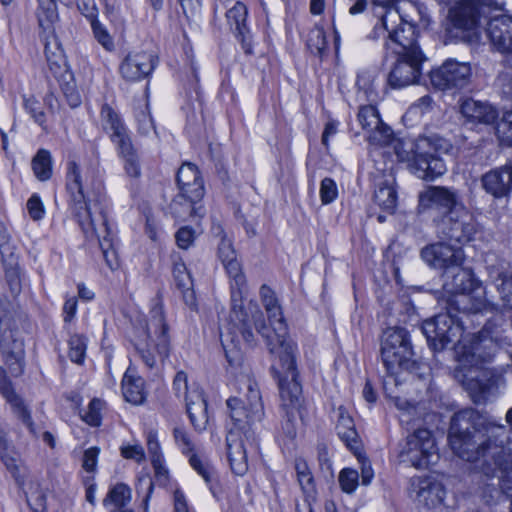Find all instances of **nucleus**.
I'll list each match as a JSON object with an SVG mask.
<instances>
[{
    "mask_svg": "<svg viewBox=\"0 0 512 512\" xmlns=\"http://www.w3.org/2000/svg\"><path fill=\"white\" fill-rule=\"evenodd\" d=\"M448 440L452 451L461 459L475 463L488 479L482 497L487 504L497 503L502 496L512 501V449L507 447L504 424L482 416L473 408L456 412L451 418Z\"/></svg>",
    "mask_w": 512,
    "mask_h": 512,
    "instance_id": "1",
    "label": "nucleus"
},
{
    "mask_svg": "<svg viewBox=\"0 0 512 512\" xmlns=\"http://www.w3.org/2000/svg\"><path fill=\"white\" fill-rule=\"evenodd\" d=\"M497 351V341L480 335L475 336L469 345L456 348L458 366L454 370V377L475 403L485 402L497 391L501 377L485 366Z\"/></svg>",
    "mask_w": 512,
    "mask_h": 512,
    "instance_id": "2",
    "label": "nucleus"
},
{
    "mask_svg": "<svg viewBox=\"0 0 512 512\" xmlns=\"http://www.w3.org/2000/svg\"><path fill=\"white\" fill-rule=\"evenodd\" d=\"M233 427L226 436L227 458L235 475L243 476L248 470L247 454L242 435L247 441L256 440V424L265 415L262 397L257 384L249 381L245 400L230 397L226 401Z\"/></svg>",
    "mask_w": 512,
    "mask_h": 512,
    "instance_id": "3",
    "label": "nucleus"
},
{
    "mask_svg": "<svg viewBox=\"0 0 512 512\" xmlns=\"http://www.w3.org/2000/svg\"><path fill=\"white\" fill-rule=\"evenodd\" d=\"M218 258L230 278L231 289L230 321L225 331L220 332V340L225 356L231 363H235L239 359V353L237 350H230L229 346L230 344H232L233 347L236 346V330L239 331L242 337L248 342H251L253 338L251 333V321L248 314L242 309V297L246 289V278L242 271V266L237 259V253L233 244L227 237L223 236L218 244Z\"/></svg>",
    "mask_w": 512,
    "mask_h": 512,
    "instance_id": "4",
    "label": "nucleus"
},
{
    "mask_svg": "<svg viewBox=\"0 0 512 512\" xmlns=\"http://www.w3.org/2000/svg\"><path fill=\"white\" fill-rule=\"evenodd\" d=\"M263 305L267 311L268 319H269V326L266 324L264 320V315L262 311L259 309V307L256 304L249 303V306L247 309H245L242 306V309L248 314V317L250 319L251 323V333H253V328L257 330V332L267 341V346L269 347L270 352L274 351V342H276L280 347V354L279 358L281 356H284L286 352H291L292 359H296L295 353H296V345L292 343L291 341L286 340V334H287V327L286 323L284 321L281 307L278 304V301L274 296L268 297L266 299L262 300ZM254 336V334H252ZM235 344L236 346L233 347L232 344H230L229 349H233L234 351L237 350L239 353V359L235 363H231L229 360L228 363L231 366L239 365L242 359L241 351H240V340L242 339L246 344L251 346L254 343V337L252 338L251 342L246 341L239 331L236 330L235 334ZM226 359H228L226 357Z\"/></svg>",
    "mask_w": 512,
    "mask_h": 512,
    "instance_id": "5",
    "label": "nucleus"
},
{
    "mask_svg": "<svg viewBox=\"0 0 512 512\" xmlns=\"http://www.w3.org/2000/svg\"><path fill=\"white\" fill-rule=\"evenodd\" d=\"M451 144L438 136H419L414 141L399 143L396 154L402 161L408 162L410 171L419 179L434 181L447 171L441 153H447Z\"/></svg>",
    "mask_w": 512,
    "mask_h": 512,
    "instance_id": "6",
    "label": "nucleus"
},
{
    "mask_svg": "<svg viewBox=\"0 0 512 512\" xmlns=\"http://www.w3.org/2000/svg\"><path fill=\"white\" fill-rule=\"evenodd\" d=\"M381 360L386 373L398 384L402 372L422 378L426 365L416 359L409 332L403 327L387 328L381 339Z\"/></svg>",
    "mask_w": 512,
    "mask_h": 512,
    "instance_id": "7",
    "label": "nucleus"
},
{
    "mask_svg": "<svg viewBox=\"0 0 512 512\" xmlns=\"http://www.w3.org/2000/svg\"><path fill=\"white\" fill-rule=\"evenodd\" d=\"M280 363L282 375H278V386L283 412L281 429L288 438L293 439L297 434V417L303 401L302 386L298 381L296 359H292L291 352L281 356Z\"/></svg>",
    "mask_w": 512,
    "mask_h": 512,
    "instance_id": "8",
    "label": "nucleus"
},
{
    "mask_svg": "<svg viewBox=\"0 0 512 512\" xmlns=\"http://www.w3.org/2000/svg\"><path fill=\"white\" fill-rule=\"evenodd\" d=\"M66 188L73 204V213L83 232H87L86 224L92 219L108 214V201L103 192L98 190L84 194L80 167L75 161L67 164Z\"/></svg>",
    "mask_w": 512,
    "mask_h": 512,
    "instance_id": "9",
    "label": "nucleus"
},
{
    "mask_svg": "<svg viewBox=\"0 0 512 512\" xmlns=\"http://www.w3.org/2000/svg\"><path fill=\"white\" fill-rule=\"evenodd\" d=\"M464 317H468V314L461 312L458 307L447 306L445 313H439L423 321L421 332L429 348L433 352H440L449 344L459 342L464 331Z\"/></svg>",
    "mask_w": 512,
    "mask_h": 512,
    "instance_id": "10",
    "label": "nucleus"
},
{
    "mask_svg": "<svg viewBox=\"0 0 512 512\" xmlns=\"http://www.w3.org/2000/svg\"><path fill=\"white\" fill-rule=\"evenodd\" d=\"M479 6L469 0L456 2L448 10L443 23L445 43H470L476 35L479 22Z\"/></svg>",
    "mask_w": 512,
    "mask_h": 512,
    "instance_id": "11",
    "label": "nucleus"
},
{
    "mask_svg": "<svg viewBox=\"0 0 512 512\" xmlns=\"http://www.w3.org/2000/svg\"><path fill=\"white\" fill-rule=\"evenodd\" d=\"M463 206L458 190L453 187L429 185L418 195L419 213H430L437 223Z\"/></svg>",
    "mask_w": 512,
    "mask_h": 512,
    "instance_id": "12",
    "label": "nucleus"
},
{
    "mask_svg": "<svg viewBox=\"0 0 512 512\" xmlns=\"http://www.w3.org/2000/svg\"><path fill=\"white\" fill-rule=\"evenodd\" d=\"M436 450L431 431L418 429L407 437L401 456L415 468L426 469L437 462L439 456Z\"/></svg>",
    "mask_w": 512,
    "mask_h": 512,
    "instance_id": "13",
    "label": "nucleus"
},
{
    "mask_svg": "<svg viewBox=\"0 0 512 512\" xmlns=\"http://www.w3.org/2000/svg\"><path fill=\"white\" fill-rule=\"evenodd\" d=\"M154 328L157 334V341L154 344L156 354L150 349L148 344L135 343V349L139 353L142 361L149 368H154L157 363V357L163 361L169 356L170 340L168 336V325L165 322L163 308L161 305H156L151 310V317L148 324V330Z\"/></svg>",
    "mask_w": 512,
    "mask_h": 512,
    "instance_id": "14",
    "label": "nucleus"
},
{
    "mask_svg": "<svg viewBox=\"0 0 512 512\" xmlns=\"http://www.w3.org/2000/svg\"><path fill=\"white\" fill-rule=\"evenodd\" d=\"M397 62L388 75L387 82L394 89H401L418 83L422 74V64L426 57L422 51L397 54Z\"/></svg>",
    "mask_w": 512,
    "mask_h": 512,
    "instance_id": "15",
    "label": "nucleus"
},
{
    "mask_svg": "<svg viewBox=\"0 0 512 512\" xmlns=\"http://www.w3.org/2000/svg\"><path fill=\"white\" fill-rule=\"evenodd\" d=\"M422 260L431 268L445 273L456 265H463L465 254L461 246L438 241L424 246L420 251Z\"/></svg>",
    "mask_w": 512,
    "mask_h": 512,
    "instance_id": "16",
    "label": "nucleus"
},
{
    "mask_svg": "<svg viewBox=\"0 0 512 512\" xmlns=\"http://www.w3.org/2000/svg\"><path fill=\"white\" fill-rule=\"evenodd\" d=\"M437 226L446 239L454 240L458 244L472 241L478 232V223L465 206L455 214L439 220Z\"/></svg>",
    "mask_w": 512,
    "mask_h": 512,
    "instance_id": "17",
    "label": "nucleus"
},
{
    "mask_svg": "<svg viewBox=\"0 0 512 512\" xmlns=\"http://www.w3.org/2000/svg\"><path fill=\"white\" fill-rule=\"evenodd\" d=\"M470 75L471 68L468 63L448 59L430 72V80L439 90L461 89L468 84Z\"/></svg>",
    "mask_w": 512,
    "mask_h": 512,
    "instance_id": "18",
    "label": "nucleus"
},
{
    "mask_svg": "<svg viewBox=\"0 0 512 512\" xmlns=\"http://www.w3.org/2000/svg\"><path fill=\"white\" fill-rule=\"evenodd\" d=\"M486 34L492 48L504 56L503 64L512 69V17L498 15L489 20Z\"/></svg>",
    "mask_w": 512,
    "mask_h": 512,
    "instance_id": "19",
    "label": "nucleus"
},
{
    "mask_svg": "<svg viewBox=\"0 0 512 512\" xmlns=\"http://www.w3.org/2000/svg\"><path fill=\"white\" fill-rule=\"evenodd\" d=\"M45 55L50 70L60 76L59 83L62 93L71 108H77L81 105L82 99L77 90L73 74L67 70L65 65L62 49L57 46V51L50 50V43H46Z\"/></svg>",
    "mask_w": 512,
    "mask_h": 512,
    "instance_id": "20",
    "label": "nucleus"
},
{
    "mask_svg": "<svg viewBox=\"0 0 512 512\" xmlns=\"http://www.w3.org/2000/svg\"><path fill=\"white\" fill-rule=\"evenodd\" d=\"M443 291L449 295V307L459 305L467 298V293L473 289L472 272L464 269L463 265H456L441 274Z\"/></svg>",
    "mask_w": 512,
    "mask_h": 512,
    "instance_id": "21",
    "label": "nucleus"
},
{
    "mask_svg": "<svg viewBox=\"0 0 512 512\" xmlns=\"http://www.w3.org/2000/svg\"><path fill=\"white\" fill-rule=\"evenodd\" d=\"M86 228L87 232L84 233L87 236L88 233H91V235L97 237L106 265L112 271L117 270L119 268V260L114 248V232L109 224L108 214L92 219L91 222L86 224Z\"/></svg>",
    "mask_w": 512,
    "mask_h": 512,
    "instance_id": "22",
    "label": "nucleus"
},
{
    "mask_svg": "<svg viewBox=\"0 0 512 512\" xmlns=\"http://www.w3.org/2000/svg\"><path fill=\"white\" fill-rule=\"evenodd\" d=\"M158 64V57L150 52L129 53L120 65V73L127 81H139L148 77Z\"/></svg>",
    "mask_w": 512,
    "mask_h": 512,
    "instance_id": "23",
    "label": "nucleus"
},
{
    "mask_svg": "<svg viewBox=\"0 0 512 512\" xmlns=\"http://www.w3.org/2000/svg\"><path fill=\"white\" fill-rule=\"evenodd\" d=\"M464 125L474 129L478 125H494L499 118L498 110L488 102L466 98L460 104Z\"/></svg>",
    "mask_w": 512,
    "mask_h": 512,
    "instance_id": "24",
    "label": "nucleus"
},
{
    "mask_svg": "<svg viewBox=\"0 0 512 512\" xmlns=\"http://www.w3.org/2000/svg\"><path fill=\"white\" fill-rule=\"evenodd\" d=\"M490 282L500 294L501 311L512 310V266L504 260L498 259L487 268Z\"/></svg>",
    "mask_w": 512,
    "mask_h": 512,
    "instance_id": "25",
    "label": "nucleus"
},
{
    "mask_svg": "<svg viewBox=\"0 0 512 512\" xmlns=\"http://www.w3.org/2000/svg\"><path fill=\"white\" fill-rule=\"evenodd\" d=\"M357 118L362 128L370 132L368 140L371 143L378 145L389 144L392 130L382 122L378 110L373 103L361 106Z\"/></svg>",
    "mask_w": 512,
    "mask_h": 512,
    "instance_id": "26",
    "label": "nucleus"
},
{
    "mask_svg": "<svg viewBox=\"0 0 512 512\" xmlns=\"http://www.w3.org/2000/svg\"><path fill=\"white\" fill-rule=\"evenodd\" d=\"M0 351L11 374L20 375L23 371L24 344L11 327L0 330Z\"/></svg>",
    "mask_w": 512,
    "mask_h": 512,
    "instance_id": "27",
    "label": "nucleus"
},
{
    "mask_svg": "<svg viewBox=\"0 0 512 512\" xmlns=\"http://www.w3.org/2000/svg\"><path fill=\"white\" fill-rule=\"evenodd\" d=\"M481 183L484 190L494 198L507 197L512 191V163L485 173Z\"/></svg>",
    "mask_w": 512,
    "mask_h": 512,
    "instance_id": "28",
    "label": "nucleus"
},
{
    "mask_svg": "<svg viewBox=\"0 0 512 512\" xmlns=\"http://www.w3.org/2000/svg\"><path fill=\"white\" fill-rule=\"evenodd\" d=\"M247 15V7L242 2H236L235 5L226 12V19L231 31L241 43L244 52L246 54H252V35L246 24Z\"/></svg>",
    "mask_w": 512,
    "mask_h": 512,
    "instance_id": "29",
    "label": "nucleus"
},
{
    "mask_svg": "<svg viewBox=\"0 0 512 512\" xmlns=\"http://www.w3.org/2000/svg\"><path fill=\"white\" fill-rule=\"evenodd\" d=\"M110 140L115 145L118 156L124 161L126 174L134 178L139 177L141 174L139 156L128 131L110 135Z\"/></svg>",
    "mask_w": 512,
    "mask_h": 512,
    "instance_id": "30",
    "label": "nucleus"
},
{
    "mask_svg": "<svg viewBox=\"0 0 512 512\" xmlns=\"http://www.w3.org/2000/svg\"><path fill=\"white\" fill-rule=\"evenodd\" d=\"M176 181L180 191L192 200H201L205 189L203 179L196 165L184 163L177 171Z\"/></svg>",
    "mask_w": 512,
    "mask_h": 512,
    "instance_id": "31",
    "label": "nucleus"
},
{
    "mask_svg": "<svg viewBox=\"0 0 512 512\" xmlns=\"http://www.w3.org/2000/svg\"><path fill=\"white\" fill-rule=\"evenodd\" d=\"M0 393L11 405L14 414L22 421V423L35 434L34 422L32 420L30 411L24 405L23 400L15 393L11 381L5 374V371L0 368Z\"/></svg>",
    "mask_w": 512,
    "mask_h": 512,
    "instance_id": "32",
    "label": "nucleus"
},
{
    "mask_svg": "<svg viewBox=\"0 0 512 512\" xmlns=\"http://www.w3.org/2000/svg\"><path fill=\"white\" fill-rule=\"evenodd\" d=\"M37 18L39 27L46 34L44 36L45 44L50 43V46L52 45V42L49 40L51 37L54 42L55 51H57V46L60 47V45L54 36V23L58 20L55 0H38ZM50 50L52 51L51 47Z\"/></svg>",
    "mask_w": 512,
    "mask_h": 512,
    "instance_id": "33",
    "label": "nucleus"
},
{
    "mask_svg": "<svg viewBox=\"0 0 512 512\" xmlns=\"http://www.w3.org/2000/svg\"><path fill=\"white\" fill-rule=\"evenodd\" d=\"M445 497V489L443 485L430 478L419 481L417 491V502L419 505L427 509H433L440 506Z\"/></svg>",
    "mask_w": 512,
    "mask_h": 512,
    "instance_id": "34",
    "label": "nucleus"
},
{
    "mask_svg": "<svg viewBox=\"0 0 512 512\" xmlns=\"http://www.w3.org/2000/svg\"><path fill=\"white\" fill-rule=\"evenodd\" d=\"M335 429L337 435L347 448L353 452H357L360 449L359 435L356 431L354 420L343 406L338 408V419Z\"/></svg>",
    "mask_w": 512,
    "mask_h": 512,
    "instance_id": "35",
    "label": "nucleus"
},
{
    "mask_svg": "<svg viewBox=\"0 0 512 512\" xmlns=\"http://www.w3.org/2000/svg\"><path fill=\"white\" fill-rule=\"evenodd\" d=\"M417 28L412 22L406 21L400 26V30L397 32L393 30L391 43L395 44L398 49H395V53H412V51H422L417 43Z\"/></svg>",
    "mask_w": 512,
    "mask_h": 512,
    "instance_id": "36",
    "label": "nucleus"
},
{
    "mask_svg": "<svg viewBox=\"0 0 512 512\" xmlns=\"http://www.w3.org/2000/svg\"><path fill=\"white\" fill-rule=\"evenodd\" d=\"M185 401L186 411L192 426L195 428V430H204L208 423L207 401L198 392H195L189 397H186Z\"/></svg>",
    "mask_w": 512,
    "mask_h": 512,
    "instance_id": "37",
    "label": "nucleus"
},
{
    "mask_svg": "<svg viewBox=\"0 0 512 512\" xmlns=\"http://www.w3.org/2000/svg\"><path fill=\"white\" fill-rule=\"evenodd\" d=\"M378 77L376 68L362 70L357 75L358 91L363 93L365 100L369 103H376L381 98Z\"/></svg>",
    "mask_w": 512,
    "mask_h": 512,
    "instance_id": "38",
    "label": "nucleus"
},
{
    "mask_svg": "<svg viewBox=\"0 0 512 512\" xmlns=\"http://www.w3.org/2000/svg\"><path fill=\"white\" fill-rule=\"evenodd\" d=\"M122 391L127 402L140 405L145 401L144 380L136 376L130 368L127 369L123 376Z\"/></svg>",
    "mask_w": 512,
    "mask_h": 512,
    "instance_id": "39",
    "label": "nucleus"
},
{
    "mask_svg": "<svg viewBox=\"0 0 512 512\" xmlns=\"http://www.w3.org/2000/svg\"><path fill=\"white\" fill-rule=\"evenodd\" d=\"M201 200H192L189 195H184L183 191L172 200L169 208L172 215L177 219H185L187 216L204 215V208L197 203Z\"/></svg>",
    "mask_w": 512,
    "mask_h": 512,
    "instance_id": "40",
    "label": "nucleus"
},
{
    "mask_svg": "<svg viewBox=\"0 0 512 512\" xmlns=\"http://www.w3.org/2000/svg\"><path fill=\"white\" fill-rule=\"evenodd\" d=\"M374 201L387 213H394L397 206V191L394 180H385L379 184L374 193Z\"/></svg>",
    "mask_w": 512,
    "mask_h": 512,
    "instance_id": "41",
    "label": "nucleus"
},
{
    "mask_svg": "<svg viewBox=\"0 0 512 512\" xmlns=\"http://www.w3.org/2000/svg\"><path fill=\"white\" fill-rule=\"evenodd\" d=\"M35 177L42 182L48 181L53 174V160L49 150L41 148L31 160Z\"/></svg>",
    "mask_w": 512,
    "mask_h": 512,
    "instance_id": "42",
    "label": "nucleus"
},
{
    "mask_svg": "<svg viewBox=\"0 0 512 512\" xmlns=\"http://www.w3.org/2000/svg\"><path fill=\"white\" fill-rule=\"evenodd\" d=\"M4 277L9 292L13 298L19 296L22 291L21 271L18 257L9 258L2 261Z\"/></svg>",
    "mask_w": 512,
    "mask_h": 512,
    "instance_id": "43",
    "label": "nucleus"
},
{
    "mask_svg": "<svg viewBox=\"0 0 512 512\" xmlns=\"http://www.w3.org/2000/svg\"><path fill=\"white\" fill-rule=\"evenodd\" d=\"M130 500L131 489L129 486L124 483H117L108 491L106 497L103 499V505L105 507L113 505L114 509L111 510V512H116L120 509H126L125 506Z\"/></svg>",
    "mask_w": 512,
    "mask_h": 512,
    "instance_id": "44",
    "label": "nucleus"
},
{
    "mask_svg": "<svg viewBox=\"0 0 512 512\" xmlns=\"http://www.w3.org/2000/svg\"><path fill=\"white\" fill-rule=\"evenodd\" d=\"M100 116L102 127L109 136L127 131L120 115L109 104H104L101 107Z\"/></svg>",
    "mask_w": 512,
    "mask_h": 512,
    "instance_id": "45",
    "label": "nucleus"
},
{
    "mask_svg": "<svg viewBox=\"0 0 512 512\" xmlns=\"http://www.w3.org/2000/svg\"><path fill=\"white\" fill-rule=\"evenodd\" d=\"M14 454L13 446L8 441L7 433L0 426V459L13 478L17 480L19 469Z\"/></svg>",
    "mask_w": 512,
    "mask_h": 512,
    "instance_id": "46",
    "label": "nucleus"
},
{
    "mask_svg": "<svg viewBox=\"0 0 512 512\" xmlns=\"http://www.w3.org/2000/svg\"><path fill=\"white\" fill-rule=\"evenodd\" d=\"M23 106L34 122L38 124L43 131L47 132V117L42 104L34 96H24Z\"/></svg>",
    "mask_w": 512,
    "mask_h": 512,
    "instance_id": "47",
    "label": "nucleus"
},
{
    "mask_svg": "<svg viewBox=\"0 0 512 512\" xmlns=\"http://www.w3.org/2000/svg\"><path fill=\"white\" fill-rule=\"evenodd\" d=\"M383 13L380 14V21L384 25V29H386L388 40L392 39L393 30L399 31L402 23H405V20L402 15L399 13L395 7L382 9Z\"/></svg>",
    "mask_w": 512,
    "mask_h": 512,
    "instance_id": "48",
    "label": "nucleus"
},
{
    "mask_svg": "<svg viewBox=\"0 0 512 512\" xmlns=\"http://www.w3.org/2000/svg\"><path fill=\"white\" fill-rule=\"evenodd\" d=\"M190 466L204 479L207 484H210L214 476V468L204 456L198 455L194 452L187 455Z\"/></svg>",
    "mask_w": 512,
    "mask_h": 512,
    "instance_id": "49",
    "label": "nucleus"
},
{
    "mask_svg": "<svg viewBox=\"0 0 512 512\" xmlns=\"http://www.w3.org/2000/svg\"><path fill=\"white\" fill-rule=\"evenodd\" d=\"M69 358L72 362L82 364L86 354L87 339L83 335L74 334L69 339Z\"/></svg>",
    "mask_w": 512,
    "mask_h": 512,
    "instance_id": "50",
    "label": "nucleus"
},
{
    "mask_svg": "<svg viewBox=\"0 0 512 512\" xmlns=\"http://www.w3.org/2000/svg\"><path fill=\"white\" fill-rule=\"evenodd\" d=\"M494 309L496 311H499L500 315H496L495 317L489 319L485 323V325L483 326L482 330L479 332L478 335L486 337V338H491L494 341H497L498 335L501 331L500 328L502 327V325L504 324L505 321L503 318L504 312L501 311V306L499 307L498 305H494Z\"/></svg>",
    "mask_w": 512,
    "mask_h": 512,
    "instance_id": "51",
    "label": "nucleus"
},
{
    "mask_svg": "<svg viewBox=\"0 0 512 512\" xmlns=\"http://www.w3.org/2000/svg\"><path fill=\"white\" fill-rule=\"evenodd\" d=\"M295 470L297 473L299 484L305 491H312L314 489V478L304 459L295 460Z\"/></svg>",
    "mask_w": 512,
    "mask_h": 512,
    "instance_id": "52",
    "label": "nucleus"
},
{
    "mask_svg": "<svg viewBox=\"0 0 512 512\" xmlns=\"http://www.w3.org/2000/svg\"><path fill=\"white\" fill-rule=\"evenodd\" d=\"M307 47L313 55L321 57L327 48L324 32L320 29L311 31L308 36Z\"/></svg>",
    "mask_w": 512,
    "mask_h": 512,
    "instance_id": "53",
    "label": "nucleus"
},
{
    "mask_svg": "<svg viewBox=\"0 0 512 512\" xmlns=\"http://www.w3.org/2000/svg\"><path fill=\"white\" fill-rule=\"evenodd\" d=\"M95 39L99 44L103 46L107 51H112L115 47L113 38L109 34L106 27L100 23L98 19H94L90 23Z\"/></svg>",
    "mask_w": 512,
    "mask_h": 512,
    "instance_id": "54",
    "label": "nucleus"
},
{
    "mask_svg": "<svg viewBox=\"0 0 512 512\" xmlns=\"http://www.w3.org/2000/svg\"><path fill=\"white\" fill-rule=\"evenodd\" d=\"M496 134L504 142L512 145V111L503 114L500 121H496Z\"/></svg>",
    "mask_w": 512,
    "mask_h": 512,
    "instance_id": "55",
    "label": "nucleus"
},
{
    "mask_svg": "<svg viewBox=\"0 0 512 512\" xmlns=\"http://www.w3.org/2000/svg\"><path fill=\"white\" fill-rule=\"evenodd\" d=\"M173 437L176 445L184 455L194 452V444L183 426H176L173 429Z\"/></svg>",
    "mask_w": 512,
    "mask_h": 512,
    "instance_id": "56",
    "label": "nucleus"
},
{
    "mask_svg": "<svg viewBox=\"0 0 512 512\" xmlns=\"http://www.w3.org/2000/svg\"><path fill=\"white\" fill-rule=\"evenodd\" d=\"M135 119L139 134L148 135L150 131H155L154 123L147 107H140L136 109Z\"/></svg>",
    "mask_w": 512,
    "mask_h": 512,
    "instance_id": "57",
    "label": "nucleus"
},
{
    "mask_svg": "<svg viewBox=\"0 0 512 512\" xmlns=\"http://www.w3.org/2000/svg\"><path fill=\"white\" fill-rule=\"evenodd\" d=\"M359 474L356 470L344 468L339 474L341 489L346 493H352L358 486Z\"/></svg>",
    "mask_w": 512,
    "mask_h": 512,
    "instance_id": "58",
    "label": "nucleus"
},
{
    "mask_svg": "<svg viewBox=\"0 0 512 512\" xmlns=\"http://www.w3.org/2000/svg\"><path fill=\"white\" fill-rule=\"evenodd\" d=\"M338 196V189L332 178L326 177L321 181L320 198L323 204L332 203Z\"/></svg>",
    "mask_w": 512,
    "mask_h": 512,
    "instance_id": "59",
    "label": "nucleus"
},
{
    "mask_svg": "<svg viewBox=\"0 0 512 512\" xmlns=\"http://www.w3.org/2000/svg\"><path fill=\"white\" fill-rule=\"evenodd\" d=\"M102 408V401L93 399L89 403L88 410L82 416V419L90 426L97 427L101 424L100 410Z\"/></svg>",
    "mask_w": 512,
    "mask_h": 512,
    "instance_id": "60",
    "label": "nucleus"
},
{
    "mask_svg": "<svg viewBox=\"0 0 512 512\" xmlns=\"http://www.w3.org/2000/svg\"><path fill=\"white\" fill-rule=\"evenodd\" d=\"M176 243L179 248H189L195 240V231L189 226L181 227L175 234Z\"/></svg>",
    "mask_w": 512,
    "mask_h": 512,
    "instance_id": "61",
    "label": "nucleus"
},
{
    "mask_svg": "<svg viewBox=\"0 0 512 512\" xmlns=\"http://www.w3.org/2000/svg\"><path fill=\"white\" fill-rule=\"evenodd\" d=\"M77 7L90 23L93 22L94 19H98V9L95 0H77Z\"/></svg>",
    "mask_w": 512,
    "mask_h": 512,
    "instance_id": "62",
    "label": "nucleus"
},
{
    "mask_svg": "<svg viewBox=\"0 0 512 512\" xmlns=\"http://www.w3.org/2000/svg\"><path fill=\"white\" fill-rule=\"evenodd\" d=\"M27 209L33 220H40L44 216V207L37 195H32L27 201Z\"/></svg>",
    "mask_w": 512,
    "mask_h": 512,
    "instance_id": "63",
    "label": "nucleus"
},
{
    "mask_svg": "<svg viewBox=\"0 0 512 512\" xmlns=\"http://www.w3.org/2000/svg\"><path fill=\"white\" fill-rule=\"evenodd\" d=\"M27 503L33 512H46V496L41 492L27 496Z\"/></svg>",
    "mask_w": 512,
    "mask_h": 512,
    "instance_id": "64",
    "label": "nucleus"
}]
</instances>
